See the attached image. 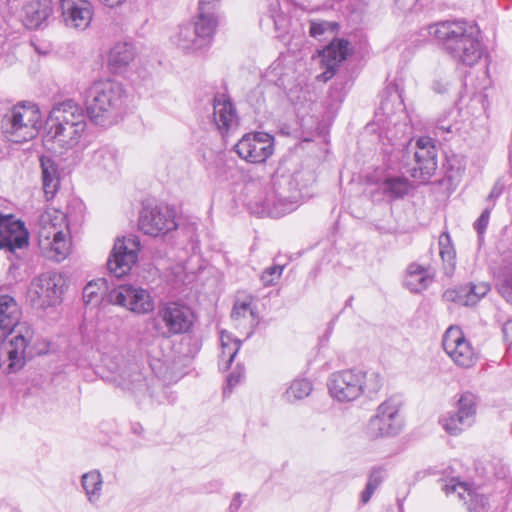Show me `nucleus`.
Segmentation results:
<instances>
[{
    "label": "nucleus",
    "mask_w": 512,
    "mask_h": 512,
    "mask_svg": "<svg viewBox=\"0 0 512 512\" xmlns=\"http://www.w3.org/2000/svg\"><path fill=\"white\" fill-rule=\"evenodd\" d=\"M314 181L315 175L310 170L298 171L294 174L276 171L263 193L255 199L256 209L253 212L272 218L291 213L300 205L301 189Z\"/></svg>",
    "instance_id": "1"
},
{
    "label": "nucleus",
    "mask_w": 512,
    "mask_h": 512,
    "mask_svg": "<svg viewBox=\"0 0 512 512\" xmlns=\"http://www.w3.org/2000/svg\"><path fill=\"white\" fill-rule=\"evenodd\" d=\"M429 33L457 63L472 67L485 54L479 28L466 21L440 22L431 25Z\"/></svg>",
    "instance_id": "2"
},
{
    "label": "nucleus",
    "mask_w": 512,
    "mask_h": 512,
    "mask_svg": "<svg viewBox=\"0 0 512 512\" xmlns=\"http://www.w3.org/2000/svg\"><path fill=\"white\" fill-rule=\"evenodd\" d=\"M86 126L83 108L73 100L63 101L52 108L46 119L44 141L72 149L79 144Z\"/></svg>",
    "instance_id": "3"
},
{
    "label": "nucleus",
    "mask_w": 512,
    "mask_h": 512,
    "mask_svg": "<svg viewBox=\"0 0 512 512\" xmlns=\"http://www.w3.org/2000/svg\"><path fill=\"white\" fill-rule=\"evenodd\" d=\"M125 101V90L120 83L95 82L87 91L86 115L97 126H113L123 118Z\"/></svg>",
    "instance_id": "4"
},
{
    "label": "nucleus",
    "mask_w": 512,
    "mask_h": 512,
    "mask_svg": "<svg viewBox=\"0 0 512 512\" xmlns=\"http://www.w3.org/2000/svg\"><path fill=\"white\" fill-rule=\"evenodd\" d=\"M20 315L21 310L15 299L9 295H0V342L11 336L3 348L7 355L5 370L8 373H15L24 366L26 348L31 340L28 328H25V332L22 326L15 330Z\"/></svg>",
    "instance_id": "5"
},
{
    "label": "nucleus",
    "mask_w": 512,
    "mask_h": 512,
    "mask_svg": "<svg viewBox=\"0 0 512 512\" xmlns=\"http://www.w3.org/2000/svg\"><path fill=\"white\" fill-rule=\"evenodd\" d=\"M39 243L48 258L61 262L70 253L71 243L65 215L57 210H46L38 217Z\"/></svg>",
    "instance_id": "6"
},
{
    "label": "nucleus",
    "mask_w": 512,
    "mask_h": 512,
    "mask_svg": "<svg viewBox=\"0 0 512 512\" xmlns=\"http://www.w3.org/2000/svg\"><path fill=\"white\" fill-rule=\"evenodd\" d=\"M148 325L154 336L169 339L191 330L193 312L179 301L163 302L158 306L155 315L149 319Z\"/></svg>",
    "instance_id": "7"
},
{
    "label": "nucleus",
    "mask_w": 512,
    "mask_h": 512,
    "mask_svg": "<svg viewBox=\"0 0 512 512\" xmlns=\"http://www.w3.org/2000/svg\"><path fill=\"white\" fill-rule=\"evenodd\" d=\"M42 125L39 108L32 103L17 104L1 120V129L6 138L22 143L35 138Z\"/></svg>",
    "instance_id": "8"
},
{
    "label": "nucleus",
    "mask_w": 512,
    "mask_h": 512,
    "mask_svg": "<svg viewBox=\"0 0 512 512\" xmlns=\"http://www.w3.org/2000/svg\"><path fill=\"white\" fill-rule=\"evenodd\" d=\"M67 286L59 272H47L34 278L27 290V300L36 309H45L60 303Z\"/></svg>",
    "instance_id": "9"
},
{
    "label": "nucleus",
    "mask_w": 512,
    "mask_h": 512,
    "mask_svg": "<svg viewBox=\"0 0 512 512\" xmlns=\"http://www.w3.org/2000/svg\"><path fill=\"white\" fill-rule=\"evenodd\" d=\"M402 401L399 397H391L381 403L377 413L367 425V435L376 439L397 435L403 428V419L400 416Z\"/></svg>",
    "instance_id": "10"
},
{
    "label": "nucleus",
    "mask_w": 512,
    "mask_h": 512,
    "mask_svg": "<svg viewBox=\"0 0 512 512\" xmlns=\"http://www.w3.org/2000/svg\"><path fill=\"white\" fill-rule=\"evenodd\" d=\"M107 302L127 310L144 315L154 310V299L151 293L141 286L123 284L111 289L107 294Z\"/></svg>",
    "instance_id": "11"
},
{
    "label": "nucleus",
    "mask_w": 512,
    "mask_h": 512,
    "mask_svg": "<svg viewBox=\"0 0 512 512\" xmlns=\"http://www.w3.org/2000/svg\"><path fill=\"white\" fill-rule=\"evenodd\" d=\"M216 28L214 22L195 17L194 21L180 26L176 44L185 53L206 49L212 42Z\"/></svg>",
    "instance_id": "12"
},
{
    "label": "nucleus",
    "mask_w": 512,
    "mask_h": 512,
    "mask_svg": "<svg viewBox=\"0 0 512 512\" xmlns=\"http://www.w3.org/2000/svg\"><path fill=\"white\" fill-rule=\"evenodd\" d=\"M7 8L28 29L42 27L53 12L52 0H7Z\"/></svg>",
    "instance_id": "13"
},
{
    "label": "nucleus",
    "mask_w": 512,
    "mask_h": 512,
    "mask_svg": "<svg viewBox=\"0 0 512 512\" xmlns=\"http://www.w3.org/2000/svg\"><path fill=\"white\" fill-rule=\"evenodd\" d=\"M139 229L153 237L164 235L177 228L175 210L168 205H144L139 216Z\"/></svg>",
    "instance_id": "14"
},
{
    "label": "nucleus",
    "mask_w": 512,
    "mask_h": 512,
    "mask_svg": "<svg viewBox=\"0 0 512 512\" xmlns=\"http://www.w3.org/2000/svg\"><path fill=\"white\" fill-rule=\"evenodd\" d=\"M140 240L135 235L117 238L107 261L109 272L117 278L128 274L138 260Z\"/></svg>",
    "instance_id": "15"
},
{
    "label": "nucleus",
    "mask_w": 512,
    "mask_h": 512,
    "mask_svg": "<svg viewBox=\"0 0 512 512\" xmlns=\"http://www.w3.org/2000/svg\"><path fill=\"white\" fill-rule=\"evenodd\" d=\"M240 158L249 163H263L274 151V138L266 132L245 134L235 145Z\"/></svg>",
    "instance_id": "16"
},
{
    "label": "nucleus",
    "mask_w": 512,
    "mask_h": 512,
    "mask_svg": "<svg viewBox=\"0 0 512 512\" xmlns=\"http://www.w3.org/2000/svg\"><path fill=\"white\" fill-rule=\"evenodd\" d=\"M442 346L459 367L469 368L477 361V353L458 326H450L444 333Z\"/></svg>",
    "instance_id": "17"
},
{
    "label": "nucleus",
    "mask_w": 512,
    "mask_h": 512,
    "mask_svg": "<svg viewBox=\"0 0 512 512\" xmlns=\"http://www.w3.org/2000/svg\"><path fill=\"white\" fill-rule=\"evenodd\" d=\"M436 155L430 138L418 139L414 151L415 166L409 170L411 176L422 183L428 182L437 169Z\"/></svg>",
    "instance_id": "18"
},
{
    "label": "nucleus",
    "mask_w": 512,
    "mask_h": 512,
    "mask_svg": "<svg viewBox=\"0 0 512 512\" xmlns=\"http://www.w3.org/2000/svg\"><path fill=\"white\" fill-rule=\"evenodd\" d=\"M28 245V232L24 223L12 215L0 213V250L15 252Z\"/></svg>",
    "instance_id": "19"
},
{
    "label": "nucleus",
    "mask_w": 512,
    "mask_h": 512,
    "mask_svg": "<svg viewBox=\"0 0 512 512\" xmlns=\"http://www.w3.org/2000/svg\"><path fill=\"white\" fill-rule=\"evenodd\" d=\"M350 43L346 39H333L320 52L321 64L325 70L317 76L320 81L327 82L336 73L339 65L350 54Z\"/></svg>",
    "instance_id": "20"
},
{
    "label": "nucleus",
    "mask_w": 512,
    "mask_h": 512,
    "mask_svg": "<svg viewBox=\"0 0 512 512\" xmlns=\"http://www.w3.org/2000/svg\"><path fill=\"white\" fill-rule=\"evenodd\" d=\"M61 16L67 27L84 30L93 17L92 4L87 0H61Z\"/></svg>",
    "instance_id": "21"
},
{
    "label": "nucleus",
    "mask_w": 512,
    "mask_h": 512,
    "mask_svg": "<svg viewBox=\"0 0 512 512\" xmlns=\"http://www.w3.org/2000/svg\"><path fill=\"white\" fill-rule=\"evenodd\" d=\"M490 291L486 282L478 284L469 283L458 288L447 289L443 293L446 301L455 302L463 306H473Z\"/></svg>",
    "instance_id": "22"
},
{
    "label": "nucleus",
    "mask_w": 512,
    "mask_h": 512,
    "mask_svg": "<svg viewBox=\"0 0 512 512\" xmlns=\"http://www.w3.org/2000/svg\"><path fill=\"white\" fill-rule=\"evenodd\" d=\"M447 495L457 494L460 500H464L468 510H477L485 508L487 498L478 493L469 483L460 481L457 478H451L443 487Z\"/></svg>",
    "instance_id": "23"
},
{
    "label": "nucleus",
    "mask_w": 512,
    "mask_h": 512,
    "mask_svg": "<svg viewBox=\"0 0 512 512\" xmlns=\"http://www.w3.org/2000/svg\"><path fill=\"white\" fill-rule=\"evenodd\" d=\"M214 124L221 135L227 134L237 126V115L233 104L224 98L216 96L213 101Z\"/></svg>",
    "instance_id": "24"
},
{
    "label": "nucleus",
    "mask_w": 512,
    "mask_h": 512,
    "mask_svg": "<svg viewBox=\"0 0 512 512\" xmlns=\"http://www.w3.org/2000/svg\"><path fill=\"white\" fill-rule=\"evenodd\" d=\"M43 191L47 200L54 198L60 187V174L57 163L49 156L40 157Z\"/></svg>",
    "instance_id": "25"
},
{
    "label": "nucleus",
    "mask_w": 512,
    "mask_h": 512,
    "mask_svg": "<svg viewBox=\"0 0 512 512\" xmlns=\"http://www.w3.org/2000/svg\"><path fill=\"white\" fill-rule=\"evenodd\" d=\"M81 486L87 501L95 506L99 503L103 491V477L99 470L94 469L81 476Z\"/></svg>",
    "instance_id": "26"
},
{
    "label": "nucleus",
    "mask_w": 512,
    "mask_h": 512,
    "mask_svg": "<svg viewBox=\"0 0 512 512\" xmlns=\"http://www.w3.org/2000/svg\"><path fill=\"white\" fill-rule=\"evenodd\" d=\"M90 164L93 167L113 171L118 166V151L110 145H102L95 149L90 157Z\"/></svg>",
    "instance_id": "27"
},
{
    "label": "nucleus",
    "mask_w": 512,
    "mask_h": 512,
    "mask_svg": "<svg viewBox=\"0 0 512 512\" xmlns=\"http://www.w3.org/2000/svg\"><path fill=\"white\" fill-rule=\"evenodd\" d=\"M431 282L432 278L423 266L416 263L409 265L404 284L411 292H421L426 289Z\"/></svg>",
    "instance_id": "28"
},
{
    "label": "nucleus",
    "mask_w": 512,
    "mask_h": 512,
    "mask_svg": "<svg viewBox=\"0 0 512 512\" xmlns=\"http://www.w3.org/2000/svg\"><path fill=\"white\" fill-rule=\"evenodd\" d=\"M134 58V48L126 42L116 43L110 50L108 65L114 71L126 67Z\"/></svg>",
    "instance_id": "29"
},
{
    "label": "nucleus",
    "mask_w": 512,
    "mask_h": 512,
    "mask_svg": "<svg viewBox=\"0 0 512 512\" xmlns=\"http://www.w3.org/2000/svg\"><path fill=\"white\" fill-rule=\"evenodd\" d=\"M111 291L105 278L90 281L83 289V300L86 304L98 305L107 301V294Z\"/></svg>",
    "instance_id": "30"
},
{
    "label": "nucleus",
    "mask_w": 512,
    "mask_h": 512,
    "mask_svg": "<svg viewBox=\"0 0 512 512\" xmlns=\"http://www.w3.org/2000/svg\"><path fill=\"white\" fill-rule=\"evenodd\" d=\"M220 342L221 354L219 366L223 369H227L229 368L235 356L237 355L241 347V341L233 337L232 334L222 331L220 336Z\"/></svg>",
    "instance_id": "31"
},
{
    "label": "nucleus",
    "mask_w": 512,
    "mask_h": 512,
    "mask_svg": "<svg viewBox=\"0 0 512 512\" xmlns=\"http://www.w3.org/2000/svg\"><path fill=\"white\" fill-rule=\"evenodd\" d=\"M138 388L135 393L149 392L150 404L172 403L175 400L171 386H135Z\"/></svg>",
    "instance_id": "32"
},
{
    "label": "nucleus",
    "mask_w": 512,
    "mask_h": 512,
    "mask_svg": "<svg viewBox=\"0 0 512 512\" xmlns=\"http://www.w3.org/2000/svg\"><path fill=\"white\" fill-rule=\"evenodd\" d=\"M381 188L385 195L398 199L408 193L410 184L404 177H389L383 181Z\"/></svg>",
    "instance_id": "33"
},
{
    "label": "nucleus",
    "mask_w": 512,
    "mask_h": 512,
    "mask_svg": "<svg viewBox=\"0 0 512 512\" xmlns=\"http://www.w3.org/2000/svg\"><path fill=\"white\" fill-rule=\"evenodd\" d=\"M440 422L446 432L451 435H458L473 423L472 419L467 418V414H460L458 411L455 414L444 416Z\"/></svg>",
    "instance_id": "34"
},
{
    "label": "nucleus",
    "mask_w": 512,
    "mask_h": 512,
    "mask_svg": "<svg viewBox=\"0 0 512 512\" xmlns=\"http://www.w3.org/2000/svg\"><path fill=\"white\" fill-rule=\"evenodd\" d=\"M367 380V373L354 368L335 372L330 376V384H360Z\"/></svg>",
    "instance_id": "35"
},
{
    "label": "nucleus",
    "mask_w": 512,
    "mask_h": 512,
    "mask_svg": "<svg viewBox=\"0 0 512 512\" xmlns=\"http://www.w3.org/2000/svg\"><path fill=\"white\" fill-rule=\"evenodd\" d=\"M330 396L339 403L356 400L362 393V386H328Z\"/></svg>",
    "instance_id": "36"
},
{
    "label": "nucleus",
    "mask_w": 512,
    "mask_h": 512,
    "mask_svg": "<svg viewBox=\"0 0 512 512\" xmlns=\"http://www.w3.org/2000/svg\"><path fill=\"white\" fill-rule=\"evenodd\" d=\"M439 254L442 261L449 270H453L455 265V251L450 245V236L447 233H442L439 238Z\"/></svg>",
    "instance_id": "37"
},
{
    "label": "nucleus",
    "mask_w": 512,
    "mask_h": 512,
    "mask_svg": "<svg viewBox=\"0 0 512 512\" xmlns=\"http://www.w3.org/2000/svg\"><path fill=\"white\" fill-rule=\"evenodd\" d=\"M218 0H199L197 18L203 21H212L215 26H218V18L216 9L218 7Z\"/></svg>",
    "instance_id": "38"
},
{
    "label": "nucleus",
    "mask_w": 512,
    "mask_h": 512,
    "mask_svg": "<svg viewBox=\"0 0 512 512\" xmlns=\"http://www.w3.org/2000/svg\"><path fill=\"white\" fill-rule=\"evenodd\" d=\"M338 28V24L335 22H329L325 20H311L309 27V34L311 37L321 39L326 33L333 34Z\"/></svg>",
    "instance_id": "39"
},
{
    "label": "nucleus",
    "mask_w": 512,
    "mask_h": 512,
    "mask_svg": "<svg viewBox=\"0 0 512 512\" xmlns=\"http://www.w3.org/2000/svg\"><path fill=\"white\" fill-rule=\"evenodd\" d=\"M311 386H288L282 394V398L287 403H295L310 395Z\"/></svg>",
    "instance_id": "40"
},
{
    "label": "nucleus",
    "mask_w": 512,
    "mask_h": 512,
    "mask_svg": "<svg viewBox=\"0 0 512 512\" xmlns=\"http://www.w3.org/2000/svg\"><path fill=\"white\" fill-rule=\"evenodd\" d=\"M458 412L460 414H467V418L474 421V415L476 413V397L470 392H465L461 395L458 400Z\"/></svg>",
    "instance_id": "41"
},
{
    "label": "nucleus",
    "mask_w": 512,
    "mask_h": 512,
    "mask_svg": "<svg viewBox=\"0 0 512 512\" xmlns=\"http://www.w3.org/2000/svg\"><path fill=\"white\" fill-rule=\"evenodd\" d=\"M284 266L282 265H273L267 267L261 274L260 280L264 286H272L275 285L276 282L280 279Z\"/></svg>",
    "instance_id": "42"
},
{
    "label": "nucleus",
    "mask_w": 512,
    "mask_h": 512,
    "mask_svg": "<svg viewBox=\"0 0 512 512\" xmlns=\"http://www.w3.org/2000/svg\"><path fill=\"white\" fill-rule=\"evenodd\" d=\"M497 289L499 293L512 303V271L497 278Z\"/></svg>",
    "instance_id": "43"
},
{
    "label": "nucleus",
    "mask_w": 512,
    "mask_h": 512,
    "mask_svg": "<svg viewBox=\"0 0 512 512\" xmlns=\"http://www.w3.org/2000/svg\"><path fill=\"white\" fill-rule=\"evenodd\" d=\"M379 110L382 112V115L385 116V120L379 119V122H383V126H385V122L387 123V126H389L390 124H394V126L397 125L391 98H385L381 102Z\"/></svg>",
    "instance_id": "44"
},
{
    "label": "nucleus",
    "mask_w": 512,
    "mask_h": 512,
    "mask_svg": "<svg viewBox=\"0 0 512 512\" xmlns=\"http://www.w3.org/2000/svg\"><path fill=\"white\" fill-rule=\"evenodd\" d=\"M493 206L494 203L491 206L486 207L474 223V228L479 236H482L487 228Z\"/></svg>",
    "instance_id": "45"
},
{
    "label": "nucleus",
    "mask_w": 512,
    "mask_h": 512,
    "mask_svg": "<svg viewBox=\"0 0 512 512\" xmlns=\"http://www.w3.org/2000/svg\"><path fill=\"white\" fill-rule=\"evenodd\" d=\"M383 479H384V470L380 467H374L371 469V471L369 473L368 481H367L366 485L376 491L377 488L383 482Z\"/></svg>",
    "instance_id": "46"
},
{
    "label": "nucleus",
    "mask_w": 512,
    "mask_h": 512,
    "mask_svg": "<svg viewBox=\"0 0 512 512\" xmlns=\"http://www.w3.org/2000/svg\"><path fill=\"white\" fill-rule=\"evenodd\" d=\"M247 313H250L251 315L254 314L250 303H236L232 309L231 318L237 320L241 317H245Z\"/></svg>",
    "instance_id": "47"
},
{
    "label": "nucleus",
    "mask_w": 512,
    "mask_h": 512,
    "mask_svg": "<svg viewBox=\"0 0 512 512\" xmlns=\"http://www.w3.org/2000/svg\"><path fill=\"white\" fill-rule=\"evenodd\" d=\"M279 10H280V8H279V3L277 0H274L273 2H271L269 4V7H268L269 18L273 21V24L276 29L279 28V26L281 25V21H282V14L279 12Z\"/></svg>",
    "instance_id": "48"
},
{
    "label": "nucleus",
    "mask_w": 512,
    "mask_h": 512,
    "mask_svg": "<svg viewBox=\"0 0 512 512\" xmlns=\"http://www.w3.org/2000/svg\"><path fill=\"white\" fill-rule=\"evenodd\" d=\"M244 379V368L237 365L236 368L227 376L226 384H238Z\"/></svg>",
    "instance_id": "49"
},
{
    "label": "nucleus",
    "mask_w": 512,
    "mask_h": 512,
    "mask_svg": "<svg viewBox=\"0 0 512 512\" xmlns=\"http://www.w3.org/2000/svg\"><path fill=\"white\" fill-rule=\"evenodd\" d=\"M137 389L135 386H128V393L136 399L138 404H150L149 392L135 393Z\"/></svg>",
    "instance_id": "50"
},
{
    "label": "nucleus",
    "mask_w": 512,
    "mask_h": 512,
    "mask_svg": "<svg viewBox=\"0 0 512 512\" xmlns=\"http://www.w3.org/2000/svg\"><path fill=\"white\" fill-rule=\"evenodd\" d=\"M504 191V183L501 180H497L487 197V201L494 202Z\"/></svg>",
    "instance_id": "51"
},
{
    "label": "nucleus",
    "mask_w": 512,
    "mask_h": 512,
    "mask_svg": "<svg viewBox=\"0 0 512 512\" xmlns=\"http://www.w3.org/2000/svg\"><path fill=\"white\" fill-rule=\"evenodd\" d=\"M504 337L509 341V348L512 349V320L507 321L502 328Z\"/></svg>",
    "instance_id": "52"
},
{
    "label": "nucleus",
    "mask_w": 512,
    "mask_h": 512,
    "mask_svg": "<svg viewBox=\"0 0 512 512\" xmlns=\"http://www.w3.org/2000/svg\"><path fill=\"white\" fill-rule=\"evenodd\" d=\"M417 0H395L396 5L403 11H408L413 8Z\"/></svg>",
    "instance_id": "53"
},
{
    "label": "nucleus",
    "mask_w": 512,
    "mask_h": 512,
    "mask_svg": "<svg viewBox=\"0 0 512 512\" xmlns=\"http://www.w3.org/2000/svg\"><path fill=\"white\" fill-rule=\"evenodd\" d=\"M375 490L368 487L366 485L365 489L361 492L360 500L363 504H366L370 501L372 495L374 494Z\"/></svg>",
    "instance_id": "54"
},
{
    "label": "nucleus",
    "mask_w": 512,
    "mask_h": 512,
    "mask_svg": "<svg viewBox=\"0 0 512 512\" xmlns=\"http://www.w3.org/2000/svg\"><path fill=\"white\" fill-rule=\"evenodd\" d=\"M241 505H242V495L240 493H236L231 500L229 508L231 511H237Z\"/></svg>",
    "instance_id": "55"
},
{
    "label": "nucleus",
    "mask_w": 512,
    "mask_h": 512,
    "mask_svg": "<svg viewBox=\"0 0 512 512\" xmlns=\"http://www.w3.org/2000/svg\"><path fill=\"white\" fill-rule=\"evenodd\" d=\"M506 473H507V468L504 465H500V467L498 469H495V471H492V472L487 471L486 476L489 477L490 474H493L497 478H503L506 476Z\"/></svg>",
    "instance_id": "56"
},
{
    "label": "nucleus",
    "mask_w": 512,
    "mask_h": 512,
    "mask_svg": "<svg viewBox=\"0 0 512 512\" xmlns=\"http://www.w3.org/2000/svg\"><path fill=\"white\" fill-rule=\"evenodd\" d=\"M131 431L135 435L142 436L144 433V427L139 422H135L131 424Z\"/></svg>",
    "instance_id": "57"
},
{
    "label": "nucleus",
    "mask_w": 512,
    "mask_h": 512,
    "mask_svg": "<svg viewBox=\"0 0 512 512\" xmlns=\"http://www.w3.org/2000/svg\"><path fill=\"white\" fill-rule=\"evenodd\" d=\"M107 7L113 8L122 5L126 0H99Z\"/></svg>",
    "instance_id": "58"
},
{
    "label": "nucleus",
    "mask_w": 512,
    "mask_h": 512,
    "mask_svg": "<svg viewBox=\"0 0 512 512\" xmlns=\"http://www.w3.org/2000/svg\"><path fill=\"white\" fill-rule=\"evenodd\" d=\"M6 43V34L0 28V53L3 50V46Z\"/></svg>",
    "instance_id": "59"
},
{
    "label": "nucleus",
    "mask_w": 512,
    "mask_h": 512,
    "mask_svg": "<svg viewBox=\"0 0 512 512\" xmlns=\"http://www.w3.org/2000/svg\"><path fill=\"white\" fill-rule=\"evenodd\" d=\"M232 387L233 386H227L224 390H223V396L226 397L228 394H230L232 392Z\"/></svg>",
    "instance_id": "60"
},
{
    "label": "nucleus",
    "mask_w": 512,
    "mask_h": 512,
    "mask_svg": "<svg viewBox=\"0 0 512 512\" xmlns=\"http://www.w3.org/2000/svg\"><path fill=\"white\" fill-rule=\"evenodd\" d=\"M353 302V297H349L345 303V307H351Z\"/></svg>",
    "instance_id": "61"
},
{
    "label": "nucleus",
    "mask_w": 512,
    "mask_h": 512,
    "mask_svg": "<svg viewBox=\"0 0 512 512\" xmlns=\"http://www.w3.org/2000/svg\"><path fill=\"white\" fill-rule=\"evenodd\" d=\"M397 98H398V99H400V96H397ZM398 108H399V110H400L401 112H403V110H404V105H403V103H402V101H401V100H399V102H398Z\"/></svg>",
    "instance_id": "62"
},
{
    "label": "nucleus",
    "mask_w": 512,
    "mask_h": 512,
    "mask_svg": "<svg viewBox=\"0 0 512 512\" xmlns=\"http://www.w3.org/2000/svg\"><path fill=\"white\" fill-rule=\"evenodd\" d=\"M387 133L391 134V138L397 137V134H393L392 130L389 127H387Z\"/></svg>",
    "instance_id": "63"
},
{
    "label": "nucleus",
    "mask_w": 512,
    "mask_h": 512,
    "mask_svg": "<svg viewBox=\"0 0 512 512\" xmlns=\"http://www.w3.org/2000/svg\"><path fill=\"white\" fill-rule=\"evenodd\" d=\"M404 130L402 131L403 134H405V130L407 129V125H403Z\"/></svg>",
    "instance_id": "64"
}]
</instances>
